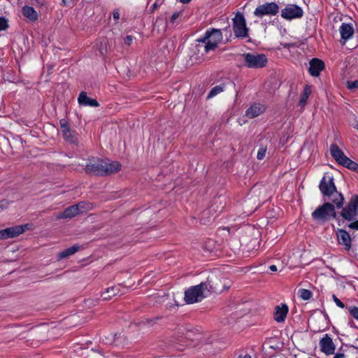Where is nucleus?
Wrapping results in <instances>:
<instances>
[{
  "mask_svg": "<svg viewBox=\"0 0 358 358\" xmlns=\"http://www.w3.org/2000/svg\"><path fill=\"white\" fill-rule=\"evenodd\" d=\"M121 167V164L118 162L92 157L88 159L85 167V172L87 175L107 176L118 172Z\"/></svg>",
  "mask_w": 358,
  "mask_h": 358,
  "instance_id": "nucleus-1",
  "label": "nucleus"
},
{
  "mask_svg": "<svg viewBox=\"0 0 358 358\" xmlns=\"http://www.w3.org/2000/svg\"><path fill=\"white\" fill-rule=\"evenodd\" d=\"M319 189L324 201H330L336 205L337 208L343 206L344 196L337 190L333 176H324L320 182Z\"/></svg>",
  "mask_w": 358,
  "mask_h": 358,
  "instance_id": "nucleus-2",
  "label": "nucleus"
},
{
  "mask_svg": "<svg viewBox=\"0 0 358 358\" xmlns=\"http://www.w3.org/2000/svg\"><path fill=\"white\" fill-rule=\"evenodd\" d=\"M336 208V205L332 202H324L312 213V218L314 221L320 224L326 223L331 217L337 219V214L335 210Z\"/></svg>",
  "mask_w": 358,
  "mask_h": 358,
  "instance_id": "nucleus-3",
  "label": "nucleus"
},
{
  "mask_svg": "<svg viewBox=\"0 0 358 358\" xmlns=\"http://www.w3.org/2000/svg\"><path fill=\"white\" fill-rule=\"evenodd\" d=\"M207 289L208 284L203 282L192 286L185 290L184 300L187 304L199 302L205 298L204 292Z\"/></svg>",
  "mask_w": 358,
  "mask_h": 358,
  "instance_id": "nucleus-4",
  "label": "nucleus"
},
{
  "mask_svg": "<svg viewBox=\"0 0 358 358\" xmlns=\"http://www.w3.org/2000/svg\"><path fill=\"white\" fill-rule=\"evenodd\" d=\"M244 66L249 69H261L266 66L268 59L264 54L244 53L241 55Z\"/></svg>",
  "mask_w": 358,
  "mask_h": 358,
  "instance_id": "nucleus-5",
  "label": "nucleus"
},
{
  "mask_svg": "<svg viewBox=\"0 0 358 358\" xmlns=\"http://www.w3.org/2000/svg\"><path fill=\"white\" fill-rule=\"evenodd\" d=\"M341 216L348 221H352L358 215V195L351 197L345 207H342Z\"/></svg>",
  "mask_w": 358,
  "mask_h": 358,
  "instance_id": "nucleus-6",
  "label": "nucleus"
},
{
  "mask_svg": "<svg viewBox=\"0 0 358 358\" xmlns=\"http://www.w3.org/2000/svg\"><path fill=\"white\" fill-rule=\"evenodd\" d=\"M233 30L237 38H244L248 36V28L243 14L238 13L233 19Z\"/></svg>",
  "mask_w": 358,
  "mask_h": 358,
  "instance_id": "nucleus-7",
  "label": "nucleus"
},
{
  "mask_svg": "<svg viewBox=\"0 0 358 358\" xmlns=\"http://www.w3.org/2000/svg\"><path fill=\"white\" fill-rule=\"evenodd\" d=\"M207 33L209 38V41L207 45L204 46V50L206 53H208L210 50H214L218 46V44L222 40V33L220 29L212 28L207 30Z\"/></svg>",
  "mask_w": 358,
  "mask_h": 358,
  "instance_id": "nucleus-8",
  "label": "nucleus"
},
{
  "mask_svg": "<svg viewBox=\"0 0 358 358\" xmlns=\"http://www.w3.org/2000/svg\"><path fill=\"white\" fill-rule=\"evenodd\" d=\"M29 229V224H25L0 230V240H5L18 236Z\"/></svg>",
  "mask_w": 358,
  "mask_h": 358,
  "instance_id": "nucleus-9",
  "label": "nucleus"
},
{
  "mask_svg": "<svg viewBox=\"0 0 358 358\" xmlns=\"http://www.w3.org/2000/svg\"><path fill=\"white\" fill-rule=\"evenodd\" d=\"M279 6L275 2L266 3L259 5L254 11V15L258 17H262L264 15H275L279 12Z\"/></svg>",
  "mask_w": 358,
  "mask_h": 358,
  "instance_id": "nucleus-10",
  "label": "nucleus"
},
{
  "mask_svg": "<svg viewBox=\"0 0 358 358\" xmlns=\"http://www.w3.org/2000/svg\"><path fill=\"white\" fill-rule=\"evenodd\" d=\"M303 15V9L296 4H287L285 8L281 10V17L287 20L301 18Z\"/></svg>",
  "mask_w": 358,
  "mask_h": 358,
  "instance_id": "nucleus-11",
  "label": "nucleus"
},
{
  "mask_svg": "<svg viewBox=\"0 0 358 358\" xmlns=\"http://www.w3.org/2000/svg\"><path fill=\"white\" fill-rule=\"evenodd\" d=\"M321 352L324 353L326 355H334L336 350V345L333 342L332 338L329 334H325L319 342Z\"/></svg>",
  "mask_w": 358,
  "mask_h": 358,
  "instance_id": "nucleus-12",
  "label": "nucleus"
},
{
  "mask_svg": "<svg viewBox=\"0 0 358 358\" xmlns=\"http://www.w3.org/2000/svg\"><path fill=\"white\" fill-rule=\"evenodd\" d=\"M310 66L308 68L309 73L314 77L320 76V72L324 70L325 67L324 62L317 58L312 59L309 62Z\"/></svg>",
  "mask_w": 358,
  "mask_h": 358,
  "instance_id": "nucleus-13",
  "label": "nucleus"
},
{
  "mask_svg": "<svg viewBox=\"0 0 358 358\" xmlns=\"http://www.w3.org/2000/svg\"><path fill=\"white\" fill-rule=\"evenodd\" d=\"M336 235L339 244L343 245L346 250H350L351 248L352 240L348 232L345 229H338Z\"/></svg>",
  "mask_w": 358,
  "mask_h": 358,
  "instance_id": "nucleus-14",
  "label": "nucleus"
},
{
  "mask_svg": "<svg viewBox=\"0 0 358 358\" xmlns=\"http://www.w3.org/2000/svg\"><path fill=\"white\" fill-rule=\"evenodd\" d=\"M206 282L208 284L207 290L211 292L222 293L224 290H228L229 288V286L223 284L220 279L213 281L208 278Z\"/></svg>",
  "mask_w": 358,
  "mask_h": 358,
  "instance_id": "nucleus-15",
  "label": "nucleus"
},
{
  "mask_svg": "<svg viewBox=\"0 0 358 358\" xmlns=\"http://www.w3.org/2000/svg\"><path fill=\"white\" fill-rule=\"evenodd\" d=\"M289 311V308L287 304L282 303L281 305L275 307L273 313V318L277 322H284L287 315Z\"/></svg>",
  "mask_w": 358,
  "mask_h": 358,
  "instance_id": "nucleus-16",
  "label": "nucleus"
},
{
  "mask_svg": "<svg viewBox=\"0 0 358 358\" xmlns=\"http://www.w3.org/2000/svg\"><path fill=\"white\" fill-rule=\"evenodd\" d=\"M329 151L331 157L340 165H342L345 162V159L348 158V157L345 155L341 149L336 143H333L330 145Z\"/></svg>",
  "mask_w": 358,
  "mask_h": 358,
  "instance_id": "nucleus-17",
  "label": "nucleus"
},
{
  "mask_svg": "<svg viewBox=\"0 0 358 358\" xmlns=\"http://www.w3.org/2000/svg\"><path fill=\"white\" fill-rule=\"evenodd\" d=\"M78 102L80 106H90V107H99V103L96 99H91L87 96V92L83 91L80 93Z\"/></svg>",
  "mask_w": 358,
  "mask_h": 358,
  "instance_id": "nucleus-18",
  "label": "nucleus"
},
{
  "mask_svg": "<svg viewBox=\"0 0 358 358\" xmlns=\"http://www.w3.org/2000/svg\"><path fill=\"white\" fill-rule=\"evenodd\" d=\"M266 107L261 103H254L245 111V115L249 118H254L264 113Z\"/></svg>",
  "mask_w": 358,
  "mask_h": 358,
  "instance_id": "nucleus-19",
  "label": "nucleus"
},
{
  "mask_svg": "<svg viewBox=\"0 0 358 358\" xmlns=\"http://www.w3.org/2000/svg\"><path fill=\"white\" fill-rule=\"evenodd\" d=\"M341 38L344 43L351 38L354 34V29L352 24L347 23H342L339 28Z\"/></svg>",
  "mask_w": 358,
  "mask_h": 358,
  "instance_id": "nucleus-20",
  "label": "nucleus"
},
{
  "mask_svg": "<svg viewBox=\"0 0 358 358\" xmlns=\"http://www.w3.org/2000/svg\"><path fill=\"white\" fill-rule=\"evenodd\" d=\"M80 214L79 210H78V206H71L66 208L60 215L58 216V218H72L77 215Z\"/></svg>",
  "mask_w": 358,
  "mask_h": 358,
  "instance_id": "nucleus-21",
  "label": "nucleus"
},
{
  "mask_svg": "<svg viewBox=\"0 0 358 358\" xmlns=\"http://www.w3.org/2000/svg\"><path fill=\"white\" fill-rule=\"evenodd\" d=\"M22 13L24 17L31 21H35L38 19V13L31 6H24L22 9Z\"/></svg>",
  "mask_w": 358,
  "mask_h": 358,
  "instance_id": "nucleus-22",
  "label": "nucleus"
},
{
  "mask_svg": "<svg viewBox=\"0 0 358 358\" xmlns=\"http://www.w3.org/2000/svg\"><path fill=\"white\" fill-rule=\"evenodd\" d=\"M80 248V247L78 245H73V246L60 252L57 255L58 260H61L73 255L79 250Z\"/></svg>",
  "mask_w": 358,
  "mask_h": 358,
  "instance_id": "nucleus-23",
  "label": "nucleus"
},
{
  "mask_svg": "<svg viewBox=\"0 0 358 358\" xmlns=\"http://www.w3.org/2000/svg\"><path fill=\"white\" fill-rule=\"evenodd\" d=\"M311 93H312V86L306 85L304 86L303 93L301 94L300 100L299 101V105L301 107H303L306 104L307 100H308L309 96L311 94Z\"/></svg>",
  "mask_w": 358,
  "mask_h": 358,
  "instance_id": "nucleus-24",
  "label": "nucleus"
},
{
  "mask_svg": "<svg viewBox=\"0 0 358 358\" xmlns=\"http://www.w3.org/2000/svg\"><path fill=\"white\" fill-rule=\"evenodd\" d=\"M120 294V289L118 286H113L108 287L106 291L102 294L101 296L103 300H109L112 296H116Z\"/></svg>",
  "mask_w": 358,
  "mask_h": 358,
  "instance_id": "nucleus-25",
  "label": "nucleus"
},
{
  "mask_svg": "<svg viewBox=\"0 0 358 358\" xmlns=\"http://www.w3.org/2000/svg\"><path fill=\"white\" fill-rule=\"evenodd\" d=\"M66 141L72 144L78 143V134L73 130H71L66 135H63Z\"/></svg>",
  "mask_w": 358,
  "mask_h": 358,
  "instance_id": "nucleus-26",
  "label": "nucleus"
},
{
  "mask_svg": "<svg viewBox=\"0 0 358 358\" xmlns=\"http://www.w3.org/2000/svg\"><path fill=\"white\" fill-rule=\"evenodd\" d=\"M341 166L356 173H358V164L350 159L349 157L345 159V162L343 163Z\"/></svg>",
  "mask_w": 358,
  "mask_h": 358,
  "instance_id": "nucleus-27",
  "label": "nucleus"
},
{
  "mask_svg": "<svg viewBox=\"0 0 358 358\" xmlns=\"http://www.w3.org/2000/svg\"><path fill=\"white\" fill-rule=\"evenodd\" d=\"M225 86H224V84H220L219 85H216L215 87H213L211 89V90L209 92L208 96H207V99H210L213 96H215V95L218 94L219 93L222 92L224 91V89Z\"/></svg>",
  "mask_w": 358,
  "mask_h": 358,
  "instance_id": "nucleus-28",
  "label": "nucleus"
},
{
  "mask_svg": "<svg viewBox=\"0 0 358 358\" xmlns=\"http://www.w3.org/2000/svg\"><path fill=\"white\" fill-rule=\"evenodd\" d=\"M298 294L300 298L305 301L310 299L313 296L312 292L306 289H300L299 290Z\"/></svg>",
  "mask_w": 358,
  "mask_h": 358,
  "instance_id": "nucleus-29",
  "label": "nucleus"
},
{
  "mask_svg": "<svg viewBox=\"0 0 358 358\" xmlns=\"http://www.w3.org/2000/svg\"><path fill=\"white\" fill-rule=\"evenodd\" d=\"M267 151V146L261 145L257 155V158L259 160H262L264 158Z\"/></svg>",
  "mask_w": 358,
  "mask_h": 358,
  "instance_id": "nucleus-30",
  "label": "nucleus"
},
{
  "mask_svg": "<svg viewBox=\"0 0 358 358\" xmlns=\"http://www.w3.org/2000/svg\"><path fill=\"white\" fill-rule=\"evenodd\" d=\"M347 87L349 90H354L358 88V80H348L346 83Z\"/></svg>",
  "mask_w": 358,
  "mask_h": 358,
  "instance_id": "nucleus-31",
  "label": "nucleus"
},
{
  "mask_svg": "<svg viewBox=\"0 0 358 358\" xmlns=\"http://www.w3.org/2000/svg\"><path fill=\"white\" fill-rule=\"evenodd\" d=\"M350 315L357 320H358V307L351 306L348 308Z\"/></svg>",
  "mask_w": 358,
  "mask_h": 358,
  "instance_id": "nucleus-32",
  "label": "nucleus"
},
{
  "mask_svg": "<svg viewBox=\"0 0 358 358\" xmlns=\"http://www.w3.org/2000/svg\"><path fill=\"white\" fill-rule=\"evenodd\" d=\"M8 21L3 17H0V31H4L8 28Z\"/></svg>",
  "mask_w": 358,
  "mask_h": 358,
  "instance_id": "nucleus-33",
  "label": "nucleus"
},
{
  "mask_svg": "<svg viewBox=\"0 0 358 358\" xmlns=\"http://www.w3.org/2000/svg\"><path fill=\"white\" fill-rule=\"evenodd\" d=\"M208 36H209V35H208V33H207V31H206V33H205V34H204V36H202V37H201V38H198V39L196 40V41H197V42H199V43H201L202 44H203V47H204L205 45H207V43H208V41H208V40H209Z\"/></svg>",
  "mask_w": 358,
  "mask_h": 358,
  "instance_id": "nucleus-34",
  "label": "nucleus"
},
{
  "mask_svg": "<svg viewBox=\"0 0 358 358\" xmlns=\"http://www.w3.org/2000/svg\"><path fill=\"white\" fill-rule=\"evenodd\" d=\"M332 298L335 303L340 308H343L345 307V304L336 297L335 294H333Z\"/></svg>",
  "mask_w": 358,
  "mask_h": 358,
  "instance_id": "nucleus-35",
  "label": "nucleus"
},
{
  "mask_svg": "<svg viewBox=\"0 0 358 358\" xmlns=\"http://www.w3.org/2000/svg\"><path fill=\"white\" fill-rule=\"evenodd\" d=\"M133 39H134V37L132 36H130V35H127L124 39V42L125 44L128 45H130L131 43H132L133 41Z\"/></svg>",
  "mask_w": 358,
  "mask_h": 358,
  "instance_id": "nucleus-36",
  "label": "nucleus"
},
{
  "mask_svg": "<svg viewBox=\"0 0 358 358\" xmlns=\"http://www.w3.org/2000/svg\"><path fill=\"white\" fill-rule=\"evenodd\" d=\"M61 128L62 132L63 135H66L69 131H70L71 129L69 125V124L66 126H63Z\"/></svg>",
  "mask_w": 358,
  "mask_h": 358,
  "instance_id": "nucleus-37",
  "label": "nucleus"
},
{
  "mask_svg": "<svg viewBox=\"0 0 358 358\" xmlns=\"http://www.w3.org/2000/svg\"><path fill=\"white\" fill-rule=\"evenodd\" d=\"M348 227H350V229H355V230H358V222H357V220L355 221V222H351L350 224H348Z\"/></svg>",
  "mask_w": 358,
  "mask_h": 358,
  "instance_id": "nucleus-38",
  "label": "nucleus"
},
{
  "mask_svg": "<svg viewBox=\"0 0 358 358\" xmlns=\"http://www.w3.org/2000/svg\"><path fill=\"white\" fill-rule=\"evenodd\" d=\"M180 13L179 12H175L170 18V22L173 23L175 20L179 17Z\"/></svg>",
  "mask_w": 358,
  "mask_h": 358,
  "instance_id": "nucleus-39",
  "label": "nucleus"
},
{
  "mask_svg": "<svg viewBox=\"0 0 358 358\" xmlns=\"http://www.w3.org/2000/svg\"><path fill=\"white\" fill-rule=\"evenodd\" d=\"M76 206H78V210H79V213H83V210L85 208V203L84 202H80Z\"/></svg>",
  "mask_w": 358,
  "mask_h": 358,
  "instance_id": "nucleus-40",
  "label": "nucleus"
},
{
  "mask_svg": "<svg viewBox=\"0 0 358 358\" xmlns=\"http://www.w3.org/2000/svg\"><path fill=\"white\" fill-rule=\"evenodd\" d=\"M113 16L115 20H119L120 19V13L118 9H115L113 10Z\"/></svg>",
  "mask_w": 358,
  "mask_h": 358,
  "instance_id": "nucleus-41",
  "label": "nucleus"
},
{
  "mask_svg": "<svg viewBox=\"0 0 358 358\" xmlns=\"http://www.w3.org/2000/svg\"><path fill=\"white\" fill-rule=\"evenodd\" d=\"M345 355L342 352H338L336 353L333 358H345Z\"/></svg>",
  "mask_w": 358,
  "mask_h": 358,
  "instance_id": "nucleus-42",
  "label": "nucleus"
},
{
  "mask_svg": "<svg viewBox=\"0 0 358 358\" xmlns=\"http://www.w3.org/2000/svg\"><path fill=\"white\" fill-rule=\"evenodd\" d=\"M67 124H68V122H67V121L65 119H62V120H59L60 127H62L63 126H66Z\"/></svg>",
  "mask_w": 358,
  "mask_h": 358,
  "instance_id": "nucleus-43",
  "label": "nucleus"
},
{
  "mask_svg": "<svg viewBox=\"0 0 358 358\" xmlns=\"http://www.w3.org/2000/svg\"><path fill=\"white\" fill-rule=\"evenodd\" d=\"M62 1L64 6L69 5L70 3H71L73 2V0H62Z\"/></svg>",
  "mask_w": 358,
  "mask_h": 358,
  "instance_id": "nucleus-44",
  "label": "nucleus"
},
{
  "mask_svg": "<svg viewBox=\"0 0 358 358\" xmlns=\"http://www.w3.org/2000/svg\"><path fill=\"white\" fill-rule=\"evenodd\" d=\"M269 268H270V270H271V271H277V267H276V266H275V265H271V266H270Z\"/></svg>",
  "mask_w": 358,
  "mask_h": 358,
  "instance_id": "nucleus-45",
  "label": "nucleus"
},
{
  "mask_svg": "<svg viewBox=\"0 0 358 358\" xmlns=\"http://www.w3.org/2000/svg\"><path fill=\"white\" fill-rule=\"evenodd\" d=\"M158 7V4L157 3H155L151 8V12H153L154 10H155Z\"/></svg>",
  "mask_w": 358,
  "mask_h": 358,
  "instance_id": "nucleus-46",
  "label": "nucleus"
},
{
  "mask_svg": "<svg viewBox=\"0 0 358 358\" xmlns=\"http://www.w3.org/2000/svg\"><path fill=\"white\" fill-rule=\"evenodd\" d=\"M238 358H252L251 356L248 354H246L244 356H242V355H239L238 357Z\"/></svg>",
  "mask_w": 358,
  "mask_h": 358,
  "instance_id": "nucleus-47",
  "label": "nucleus"
},
{
  "mask_svg": "<svg viewBox=\"0 0 358 358\" xmlns=\"http://www.w3.org/2000/svg\"><path fill=\"white\" fill-rule=\"evenodd\" d=\"M182 3H188L191 1V0H179Z\"/></svg>",
  "mask_w": 358,
  "mask_h": 358,
  "instance_id": "nucleus-48",
  "label": "nucleus"
},
{
  "mask_svg": "<svg viewBox=\"0 0 358 358\" xmlns=\"http://www.w3.org/2000/svg\"><path fill=\"white\" fill-rule=\"evenodd\" d=\"M324 329H320V328H318V329H315L314 331H324Z\"/></svg>",
  "mask_w": 358,
  "mask_h": 358,
  "instance_id": "nucleus-49",
  "label": "nucleus"
},
{
  "mask_svg": "<svg viewBox=\"0 0 358 358\" xmlns=\"http://www.w3.org/2000/svg\"><path fill=\"white\" fill-rule=\"evenodd\" d=\"M352 347L353 348H355V350H357V353H358V347H355V346H354V345H352Z\"/></svg>",
  "mask_w": 358,
  "mask_h": 358,
  "instance_id": "nucleus-50",
  "label": "nucleus"
},
{
  "mask_svg": "<svg viewBox=\"0 0 358 358\" xmlns=\"http://www.w3.org/2000/svg\"><path fill=\"white\" fill-rule=\"evenodd\" d=\"M357 222H358V220H357Z\"/></svg>",
  "mask_w": 358,
  "mask_h": 358,
  "instance_id": "nucleus-51",
  "label": "nucleus"
}]
</instances>
